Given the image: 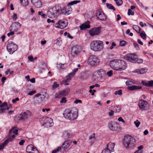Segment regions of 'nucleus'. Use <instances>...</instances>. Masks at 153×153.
<instances>
[{
  "instance_id": "nucleus-1",
  "label": "nucleus",
  "mask_w": 153,
  "mask_h": 153,
  "mask_svg": "<svg viewBox=\"0 0 153 153\" xmlns=\"http://www.w3.org/2000/svg\"><path fill=\"white\" fill-rule=\"evenodd\" d=\"M63 115L64 117L67 119L70 120H75L78 117L77 110L75 108L66 109Z\"/></svg>"
},
{
  "instance_id": "nucleus-2",
  "label": "nucleus",
  "mask_w": 153,
  "mask_h": 153,
  "mask_svg": "<svg viewBox=\"0 0 153 153\" xmlns=\"http://www.w3.org/2000/svg\"><path fill=\"white\" fill-rule=\"evenodd\" d=\"M123 144L126 148H132L135 146V140L131 136L126 135L124 137Z\"/></svg>"
},
{
  "instance_id": "nucleus-3",
  "label": "nucleus",
  "mask_w": 153,
  "mask_h": 153,
  "mask_svg": "<svg viewBox=\"0 0 153 153\" xmlns=\"http://www.w3.org/2000/svg\"><path fill=\"white\" fill-rule=\"evenodd\" d=\"M102 42L100 40H95L92 42L90 46L91 49L95 51H99L102 50L103 47Z\"/></svg>"
},
{
  "instance_id": "nucleus-4",
  "label": "nucleus",
  "mask_w": 153,
  "mask_h": 153,
  "mask_svg": "<svg viewBox=\"0 0 153 153\" xmlns=\"http://www.w3.org/2000/svg\"><path fill=\"white\" fill-rule=\"evenodd\" d=\"M105 75L104 70L101 69L95 71L93 74V77L95 79L102 80Z\"/></svg>"
},
{
  "instance_id": "nucleus-5",
  "label": "nucleus",
  "mask_w": 153,
  "mask_h": 153,
  "mask_svg": "<svg viewBox=\"0 0 153 153\" xmlns=\"http://www.w3.org/2000/svg\"><path fill=\"white\" fill-rule=\"evenodd\" d=\"M59 8L58 6H55L48 11L47 14L49 17H56L59 14Z\"/></svg>"
},
{
  "instance_id": "nucleus-6",
  "label": "nucleus",
  "mask_w": 153,
  "mask_h": 153,
  "mask_svg": "<svg viewBox=\"0 0 153 153\" xmlns=\"http://www.w3.org/2000/svg\"><path fill=\"white\" fill-rule=\"evenodd\" d=\"M40 122L43 126L46 127H51L53 125L52 119L49 117H43Z\"/></svg>"
},
{
  "instance_id": "nucleus-7",
  "label": "nucleus",
  "mask_w": 153,
  "mask_h": 153,
  "mask_svg": "<svg viewBox=\"0 0 153 153\" xmlns=\"http://www.w3.org/2000/svg\"><path fill=\"white\" fill-rule=\"evenodd\" d=\"M7 48L10 53L12 54L17 50L18 46L12 42H10L7 45Z\"/></svg>"
},
{
  "instance_id": "nucleus-8",
  "label": "nucleus",
  "mask_w": 153,
  "mask_h": 153,
  "mask_svg": "<svg viewBox=\"0 0 153 153\" xmlns=\"http://www.w3.org/2000/svg\"><path fill=\"white\" fill-rule=\"evenodd\" d=\"M18 134V130L16 127L13 128L9 131L8 140L9 141H11L14 139L15 135Z\"/></svg>"
},
{
  "instance_id": "nucleus-9",
  "label": "nucleus",
  "mask_w": 153,
  "mask_h": 153,
  "mask_svg": "<svg viewBox=\"0 0 153 153\" xmlns=\"http://www.w3.org/2000/svg\"><path fill=\"white\" fill-rule=\"evenodd\" d=\"M68 25L67 20L62 19L59 20L55 25V27L61 29L65 28Z\"/></svg>"
},
{
  "instance_id": "nucleus-10",
  "label": "nucleus",
  "mask_w": 153,
  "mask_h": 153,
  "mask_svg": "<svg viewBox=\"0 0 153 153\" xmlns=\"http://www.w3.org/2000/svg\"><path fill=\"white\" fill-rule=\"evenodd\" d=\"M89 63L92 66L98 65L100 62L99 60L94 56H91L89 59Z\"/></svg>"
},
{
  "instance_id": "nucleus-11",
  "label": "nucleus",
  "mask_w": 153,
  "mask_h": 153,
  "mask_svg": "<svg viewBox=\"0 0 153 153\" xmlns=\"http://www.w3.org/2000/svg\"><path fill=\"white\" fill-rule=\"evenodd\" d=\"M81 50V47L79 45L74 46L71 49V55L73 56L78 54Z\"/></svg>"
},
{
  "instance_id": "nucleus-12",
  "label": "nucleus",
  "mask_w": 153,
  "mask_h": 153,
  "mask_svg": "<svg viewBox=\"0 0 153 153\" xmlns=\"http://www.w3.org/2000/svg\"><path fill=\"white\" fill-rule=\"evenodd\" d=\"M21 25L19 22H14L13 23L10 27V30L16 32L20 28Z\"/></svg>"
},
{
  "instance_id": "nucleus-13",
  "label": "nucleus",
  "mask_w": 153,
  "mask_h": 153,
  "mask_svg": "<svg viewBox=\"0 0 153 153\" xmlns=\"http://www.w3.org/2000/svg\"><path fill=\"white\" fill-rule=\"evenodd\" d=\"M137 55L134 53L126 55L125 56V59L128 61L132 63H134L136 59Z\"/></svg>"
},
{
  "instance_id": "nucleus-14",
  "label": "nucleus",
  "mask_w": 153,
  "mask_h": 153,
  "mask_svg": "<svg viewBox=\"0 0 153 153\" xmlns=\"http://www.w3.org/2000/svg\"><path fill=\"white\" fill-rule=\"evenodd\" d=\"M119 59H115L111 61L110 62V67L114 70H118Z\"/></svg>"
},
{
  "instance_id": "nucleus-15",
  "label": "nucleus",
  "mask_w": 153,
  "mask_h": 153,
  "mask_svg": "<svg viewBox=\"0 0 153 153\" xmlns=\"http://www.w3.org/2000/svg\"><path fill=\"white\" fill-rule=\"evenodd\" d=\"M108 126L110 130L114 131L118 130L120 127L118 124L113 122H109L108 123Z\"/></svg>"
},
{
  "instance_id": "nucleus-16",
  "label": "nucleus",
  "mask_w": 153,
  "mask_h": 153,
  "mask_svg": "<svg viewBox=\"0 0 153 153\" xmlns=\"http://www.w3.org/2000/svg\"><path fill=\"white\" fill-rule=\"evenodd\" d=\"M119 67L118 71H122L125 70L127 67V64L123 60L119 59Z\"/></svg>"
},
{
  "instance_id": "nucleus-17",
  "label": "nucleus",
  "mask_w": 153,
  "mask_h": 153,
  "mask_svg": "<svg viewBox=\"0 0 153 153\" xmlns=\"http://www.w3.org/2000/svg\"><path fill=\"white\" fill-rule=\"evenodd\" d=\"M100 31V27L93 28L91 29L89 31V34L91 36H94L99 34Z\"/></svg>"
},
{
  "instance_id": "nucleus-18",
  "label": "nucleus",
  "mask_w": 153,
  "mask_h": 153,
  "mask_svg": "<svg viewBox=\"0 0 153 153\" xmlns=\"http://www.w3.org/2000/svg\"><path fill=\"white\" fill-rule=\"evenodd\" d=\"M96 16L98 19L100 20L105 21L107 19L106 16L105 15L104 13H102L101 12L99 11H97Z\"/></svg>"
},
{
  "instance_id": "nucleus-19",
  "label": "nucleus",
  "mask_w": 153,
  "mask_h": 153,
  "mask_svg": "<svg viewBox=\"0 0 153 153\" xmlns=\"http://www.w3.org/2000/svg\"><path fill=\"white\" fill-rule=\"evenodd\" d=\"M31 115L30 112L27 111L25 112H22L21 114V119L22 120H25L28 118Z\"/></svg>"
},
{
  "instance_id": "nucleus-20",
  "label": "nucleus",
  "mask_w": 153,
  "mask_h": 153,
  "mask_svg": "<svg viewBox=\"0 0 153 153\" xmlns=\"http://www.w3.org/2000/svg\"><path fill=\"white\" fill-rule=\"evenodd\" d=\"M78 68H75L74 69L73 71L68 74L66 77V79L65 81L66 82H69L71 80V78L75 74V73L78 70Z\"/></svg>"
},
{
  "instance_id": "nucleus-21",
  "label": "nucleus",
  "mask_w": 153,
  "mask_h": 153,
  "mask_svg": "<svg viewBox=\"0 0 153 153\" xmlns=\"http://www.w3.org/2000/svg\"><path fill=\"white\" fill-rule=\"evenodd\" d=\"M71 143V140H67L62 144V147L63 149L64 150H66L70 147Z\"/></svg>"
},
{
  "instance_id": "nucleus-22",
  "label": "nucleus",
  "mask_w": 153,
  "mask_h": 153,
  "mask_svg": "<svg viewBox=\"0 0 153 153\" xmlns=\"http://www.w3.org/2000/svg\"><path fill=\"white\" fill-rule=\"evenodd\" d=\"M147 104V102L146 101L143 100H141L138 102V105L140 108L143 109L146 107Z\"/></svg>"
},
{
  "instance_id": "nucleus-23",
  "label": "nucleus",
  "mask_w": 153,
  "mask_h": 153,
  "mask_svg": "<svg viewBox=\"0 0 153 153\" xmlns=\"http://www.w3.org/2000/svg\"><path fill=\"white\" fill-rule=\"evenodd\" d=\"M31 1L32 4L36 8H40L42 6L40 0H31Z\"/></svg>"
},
{
  "instance_id": "nucleus-24",
  "label": "nucleus",
  "mask_w": 153,
  "mask_h": 153,
  "mask_svg": "<svg viewBox=\"0 0 153 153\" xmlns=\"http://www.w3.org/2000/svg\"><path fill=\"white\" fill-rule=\"evenodd\" d=\"M90 22L87 21L86 22L82 24L79 26V27L81 30H84L86 29L89 28L90 27L89 25Z\"/></svg>"
},
{
  "instance_id": "nucleus-25",
  "label": "nucleus",
  "mask_w": 153,
  "mask_h": 153,
  "mask_svg": "<svg viewBox=\"0 0 153 153\" xmlns=\"http://www.w3.org/2000/svg\"><path fill=\"white\" fill-rule=\"evenodd\" d=\"M72 134L69 131H64L63 134V137L65 139H67L69 138L72 137Z\"/></svg>"
},
{
  "instance_id": "nucleus-26",
  "label": "nucleus",
  "mask_w": 153,
  "mask_h": 153,
  "mask_svg": "<svg viewBox=\"0 0 153 153\" xmlns=\"http://www.w3.org/2000/svg\"><path fill=\"white\" fill-rule=\"evenodd\" d=\"M115 145V144L114 143L109 142L107 145V148L105 149H108L110 151V152H113L114 150V148Z\"/></svg>"
},
{
  "instance_id": "nucleus-27",
  "label": "nucleus",
  "mask_w": 153,
  "mask_h": 153,
  "mask_svg": "<svg viewBox=\"0 0 153 153\" xmlns=\"http://www.w3.org/2000/svg\"><path fill=\"white\" fill-rule=\"evenodd\" d=\"M141 83L143 85L147 87L153 86V81H149L148 82H146L143 81H142Z\"/></svg>"
},
{
  "instance_id": "nucleus-28",
  "label": "nucleus",
  "mask_w": 153,
  "mask_h": 153,
  "mask_svg": "<svg viewBox=\"0 0 153 153\" xmlns=\"http://www.w3.org/2000/svg\"><path fill=\"white\" fill-rule=\"evenodd\" d=\"M142 88V87L137 85H133L128 87V89L130 90H137Z\"/></svg>"
},
{
  "instance_id": "nucleus-29",
  "label": "nucleus",
  "mask_w": 153,
  "mask_h": 153,
  "mask_svg": "<svg viewBox=\"0 0 153 153\" xmlns=\"http://www.w3.org/2000/svg\"><path fill=\"white\" fill-rule=\"evenodd\" d=\"M0 106L2 108V109H3L4 112H6L7 110H8L9 109V108L7 106V103L6 102H3Z\"/></svg>"
},
{
  "instance_id": "nucleus-30",
  "label": "nucleus",
  "mask_w": 153,
  "mask_h": 153,
  "mask_svg": "<svg viewBox=\"0 0 153 153\" xmlns=\"http://www.w3.org/2000/svg\"><path fill=\"white\" fill-rule=\"evenodd\" d=\"M147 71V69L146 68H142L140 69H138L136 70V72L138 74H143L146 73Z\"/></svg>"
},
{
  "instance_id": "nucleus-31",
  "label": "nucleus",
  "mask_w": 153,
  "mask_h": 153,
  "mask_svg": "<svg viewBox=\"0 0 153 153\" xmlns=\"http://www.w3.org/2000/svg\"><path fill=\"white\" fill-rule=\"evenodd\" d=\"M121 109V106L118 105H117L114 107L113 110L114 112L115 113L119 112Z\"/></svg>"
},
{
  "instance_id": "nucleus-32",
  "label": "nucleus",
  "mask_w": 153,
  "mask_h": 153,
  "mask_svg": "<svg viewBox=\"0 0 153 153\" xmlns=\"http://www.w3.org/2000/svg\"><path fill=\"white\" fill-rule=\"evenodd\" d=\"M33 149V146L32 145L30 144L28 145L26 148V152L29 153H30L32 151Z\"/></svg>"
},
{
  "instance_id": "nucleus-33",
  "label": "nucleus",
  "mask_w": 153,
  "mask_h": 153,
  "mask_svg": "<svg viewBox=\"0 0 153 153\" xmlns=\"http://www.w3.org/2000/svg\"><path fill=\"white\" fill-rule=\"evenodd\" d=\"M133 28L138 33H140L141 30V28L138 26L137 25H133Z\"/></svg>"
},
{
  "instance_id": "nucleus-34",
  "label": "nucleus",
  "mask_w": 153,
  "mask_h": 153,
  "mask_svg": "<svg viewBox=\"0 0 153 153\" xmlns=\"http://www.w3.org/2000/svg\"><path fill=\"white\" fill-rule=\"evenodd\" d=\"M95 138V134L94 133H93V134L91 136H89V139L90 140H92L90 142L91 146L94 143V139Z\"/></svg>"
},
{
  "instance_id": "nucleus-35",
  "label": "nucleus",
  "mask_w": 153,
  "mask_h": 153,
  "mask_svg": "<svg viewBox=\"0 0 153 153\" xmlns=\"http://www.w3.org/2000/svg\"><path fill=\"white\" fill-rule=\"evenodd\" d=\"M8 140H6L3 143L0 145V150L3 149L6 145L8 143Z\"/></svg>"
},
{
  "instance_id": "nucleus-36",
  "label": "nucleus",
  "mask_w": 153,
  "mask_h": 153,
  "mask_svg": "<svg viewBox=\"0 0 153 153\" xmlns=\"http://www.w3.org/2000/svg\"><path fill=\"white\" fill-rule=\"evenodd\" d=\"M70 91V89L69 88H67L61 91L63 95L65 96L67 95Z\"/></svg>"
},
{
  "instance_id": "nucleus-37",
  "label": "nucleus",
  "mask_w": 153,
  "mask_h": 153,
  "mask_svg": "<svg viewBox=\"0 0 153 153\" xmlns=\"http://www.w3.org/2000/svg\"><path fill=\"white\" fill-rule=\"evenodd\" d=\"M106 5L108 9H112L114 11H115L116 10L115 8L111 4L106 3Z\"/></svg>"
},
{
  "instance_id": "nucleus-38",
  "label": "nucleus",
  "mask_w": 153,
  "mask_h": 153,
  "mask_svg": "<svg viewBox=\"0 0 153 153\" xmlns=\"http://www.w3.org/2000/svg\"><path fill=\"white\" fill-rule=\"evenodd\" d=\"M20 3L24 6L27 5L28 4V0H20Z\"/></svg>"
},
{
  "instance_id": "nucleus-39",
  "label": "nucleus",
  "mask_w": 153,
  "mask_h": 153,
  "mask_svg": "<svg viewBox=\"0 0 153 153\" xmlns=\"http://www.w3.org/2000/svg\"><path fill=\"white\" fill-rule=\"evenodd\" d=\"M63 95L61 91L55 94V96L56 98H60L62 97Z\"/></svg>"
},
{
  "instance_id": "nucleus-40",
  "label": "nucleus",
  "mask_w": 153,
  "mask_h": 153,
  "mask_svg": "<svg viewBox=\"0 0 153 153\" xmlns=\"http://www.w3.org/2000/svg\"><path fill=\"white\" fill-rule=\"evenodd\" d=\"M55 43L56 44V45L59 46L62 43V42L61 40H60V38L57 39L55 41Z\"/></svg>"
},
{
  "instance_id": "nucleus-41",
  "label": "nucleus",
  "mask_w": 153,
  "mask_h": 153,
  "mask_svg": "<svg viewBox=\"0 0 153 153\" xmlns=\"http://www.w3.org/2000/svg\"><path fill=\"white\" fill-rule=\"evenodd\" d=\"M140 36L143 39H146V35L144 31H142L140 34Z\"/></svg>"
},
{
  "instance_id": "nucleus-42",
  "label": "nucleus",
  "mask_w": 153,
  "mask_h": 153,
  "mask_svg": "<svg viewBox=\"0 0 153 153\" xmlns=\"http://www.w3.org/2000/svg\"><path fill=\"white\" fill-rule=\"evenodd\" d=\"M143 60L142 59H138L137 58V55L136 59L134 63H141L143 62Z\"/></svg>"
},
{
  "instance_id": "nucleus-43",
  "label": "nucleus",
  "mask_w": 153,
  "mask_h": 153,
  "mask_svg": "<svg viewBox=\"0 0 153 153\" xmlns=\"http://www.w3.org/2000/svg\"><path fill=\"white\" fill-rule=\"evenodd\" d=\"M44 97H43L40 96L39 98L36 99V100H37L38 102L40 103L42 102L43 99Z\"/></svg>"
},
{
  "instance_id": "nucleus-44",
  "label": "nucleus",
  "mask_w": 153,
  "mask_h": 153,
  "mask_svg": "<svg viewBox=\"0 0 153 153\" xmlns=\"http://www.w3.org/2000/svg\"><path fill=\"white\" fill-rule=\"evenodd\" d=\"M115 2L117 6H120L123 3V1L122 0H116Z\"/></svg>"
},
{
  "instance_id": "nucleus-45",
  "label": "nucleus",
  "mask_w": 153,
  "mask_h": 153,
  "mask_svg": "<svg viewBox=\"0 0 153 153\" xmlns=\"http://www.w3.org/2000/svg\"><path fill=\"white\" fill-rule=\"evenodd\" d=\"M79 2H80L79 1H77V0L74 1H72L71 2H70L68 4L69 5H73L74 4H77L78 3H79Z\"/></svg>"
},
{
  "instance_id": "nucleus-46",
  "label": "nucleus",
  "mask_w": 153,
  "mask_h": 153,
  "mask_svg": "<svg viewBox=\"0 0 153 153\" xmlns=\"http://www.w3.org/2000/svg\"><path fill=\"white\" fill-rule=\"evenodd\" d=\"M126 44V42L124 40L121 41L120 43V45L121 46H125Z\"/></svg>"
},
{
  "instance_id": "nucleus-47",
  "label": "nucleus",
  "mask_w": 153,
  "mask_h": 153,
  "mask_svg": "<svg viewBox=\"0 0 153 153\" xmlns=\"http://www.w3.org/2000/svg\"><path fill=\"white\" fill-rule=\"evenodd\" d=\"M38 15L41 16L42 18H45L46 17V15L42 11H39L38 12Z\"/></svg>"
},
{
  "instance_id": "nucleus-48",
  "label": "nucleus",
  "mask_w": 153,
  "mask_h": 153,
  "mask_svg": "<svg viewBox=\"0 0 153 153\" xmlns=\"http://www.w3.org/2000/svg\"><path fill=\"white\" fill-rule=\"evenodd\" d=\"M134 11H131L130 9H128V15H134Z\"/></svg>"
},
{
  "instance_id": "nucleus-49",
  "label": "nucleus",
  "mask_w": 153,
  "mask_h": 153,
  "mask_svg": "<svg viewBox=\"0 0 153 153\" xmlns=\"http://www.w3.org/2000/svg\"><path fill=\"white\" fill-rule=\"evenodd\" d=\"M67 100L66 98L65 97H63L62 98L61 100L60 101L61 103H65L66 102Z\"/></svg>"
},
{
  "instance_id": "nucleus-50",
  "label": "nucleus",
  "mask_w": 153,
  "mask_h": 153,
  "mask_svg": "<svg viewBox=\"0 0 153 153\" xmlns=\"http://www.w3.org/2000/svg\"><path fill=\"white\" fill-rule=\"evenodd\" d=\"M114 94L116 95L117 94L119 95H121L122 94V91L121 90H120L118 91H116L114 93Z\"/></svg>"
},
{
  "instance_id": "nucleus-51",
  "label": "nucleus",
  "mask_w": 153,
  "mask_h": 153,
  "mask_svg": "<svg viewBox=\"0 0 153 153\" xmlns=\"http://www.w3.org/2000/svg\"><path fill=\"white\" fill-rule=\"evenodd\" d=\"M126 84L127 85H131L132 84L134 83L131 81L127 80L126 81Z\"/></svg>"
},
{
  "instance_id": "nucleus-52",
  "label": "nucleus",
  "mask_w": 153,
  "mask_h": 153,
  "mask_svg": "<svg viewBox=\"0 0 153 153\" xmlns=\"http://www.w3.org/2000/svg\"><path fill=\"white\" fill-rule=\"evenodd\" d=\"M102 153H111V152L108 149H104L102 151Z\"/></svg>"
},
{
  "instance_id": "nucleus-53",
  "label": "nucleus",
  "mask_w": 153,
  "mask_h": 153,
  "mask_svg": "<svg viewBox=\"0 0 153 153\" xmlns=\"http://www.w3.org/2000/svg\"><path fill=\"white\" fill-rule=\"evenodd\" d=\"M59 85L57 84V82H55L54 83L52 87L53 88H56L58 87L59 86Z\"/></svg>"
},
{
  "instance_id": "nucleus-54",
  "label": "nucleus",
  "mask_w": 153,
  "mask_h": 153,
  "mask_svg": "<svg viewBox=\"0 0 153 153\" xmlns=\"http://www.w3.org/2000/svg\"><path fill=\"white\" fill-rule=\"evenodd\" d=\"M134 123L137 127H139L140 123V122L138 120H137L136 121H134Z\"/></svg>"
},
{
  "instance_id": "nucleus-55",
  "label": "nucleus",
  "mask_w": 153,
  "mask_h": 153,
  "mask_svg": "<svg viewBox=\"0 0 153 153\" xmlns=\"http://www.w3.org/2000/svg\"><path fill=\"white\" fill-rule=\"evenodd\" d=\"M36 92L35 90H32L29 92H28L27 94L28 95H33L34 94H35L36 93Z\"/></svg>"
},
{
  "instance_id": "nucleus-56",
  "label": "nucleus",
  "mask_w": 153,
  "mask_h": 153,
  "mask_svg": "<svg viewBox=\"0 0 153 153\" xmlns=\"http://www.w3.org/2000/svg\"><path fill=\"white\" fill-rule=\"evenodd\" d=\"M112 71L111 70H110L107 72V74L108 75V76L110 77L112 75Z\"/></svg>"
},
{
  "instance_id": "nucleus-57",
  "label": "nucleus",
  "mask_w": 153,
  "mask_h": 153,
  "mask_svg": "<svg viewBox=\"0 0 153 153\" xmlns=\"http://www.w3.org/2000/svg\"><path fill=\"white\" fill-rule=\"evenodd\" d=\"M70 11L69 10H68L67 11L65 10V12H63V13L65 15H68V14H70Z\"/></svg>"
},
{
  "instance_id": "nucleus-58",
  "label": "nucleus",
  "mask_w": 153,
  "mask_h": 153,
  "mask_svg": "<svg viewBox=\"0 0 153 153\" xmlns=\"http://www.w3.org/2000/svg\"><path fill=\"white\" fill-rule=\"evenodd\" d=\"M28 59L31 62H33L34 61L33 57L32 56H30L28 57Z\"/></svg>"
},
{
  "instance_id": "nucleus-59",
  "label": "nucleus",
  "mask_w": 153,
  "mask_h": 153,
  "mask_svg": "<svg viewBox=\"0 0 153 153\" xmlns=\"http://www.w3.org/2000/svg\"><path fill=\"white\" fill-rule=\"evenodd\" d=\"M19 100V99L18 97H16L15 99H13L12 100V102L13 103H15L17 101H18Z\"/></svg>"
},
{
  "instance_id": "nucleus-60",
  "label": "nucleus",
  "mask_w": 153,
  "mask_h": 153,
  "mask_svg": "<svg viewBox=\"0 0 153 153\" xmlns=\"http://www.w3.org/2000/svg\"><path fill=\"white\" fill-rule=\"evenodd\" d=\"M114 110H111L110 112L108 113V115L109 116H112L114 115Z\"/></svg>"
},
{
  "instance_id": "nucleus-61",
  "label": "nucleus",
  "mask_w": 153,
  "mask_h": 153,
  "mask_svg": "<svg viewBox=\"0 0 153 153\" xmlns=\"http://www.w3.org/2000/svg\"><path fill=\"white\" fill-rule=\"evenodd\" d=\"M118 120L119 121H121L123 123H125V120L122 119V117H120L118 118Z\"/></svg>"
},
{
  "instance_id": "nucleus-62",
  "label": "nucleus",
  "mask_w": 153,
  "mask_h": 153,
  "mask_svg": "<svg viewBox=\"0 0 153 153\" xmlns=\"http://www.w3.org/2000/svg\"><path fill=\"white\" fill-rule=\"evenodd\" d=\"M25 142V140H20L19 143V144L20 146L23 145L24 144V143Z\"/></svg>"
},
{
  "instance_id": "nucleus-63",
  "label": "nucleus",
  "mask_w": 153,
  "mask_h": 153,
  "mask_svg": "<svg viewBox=\"0 0 153 153\" xmlns=\"http://www.w3.org/2000/svg\"><path fill=\"white\" fill-rule=\"evenodd\" d=\"M14 34V31H11L10 33H8L7 34V35L8 37H10V36L13 35Z\"/></svg>"
},
{
  "instance_id": "nucleus-64",
  "label": "nucleus",
  "mask_w": 153,
  "mask_h": 153,
  "mask_svg": "<svg viewBox=\"0 0 153 153\" xmlns=\"http://www.w3.org/2000/svg\"><path fill=\"white\" fill-rule=\"evenodd\" d=\"M82 102V101L80 100H76L74 101V103L76 104H77L79 103H81Z\"/></svg>"
}]
</instances>
